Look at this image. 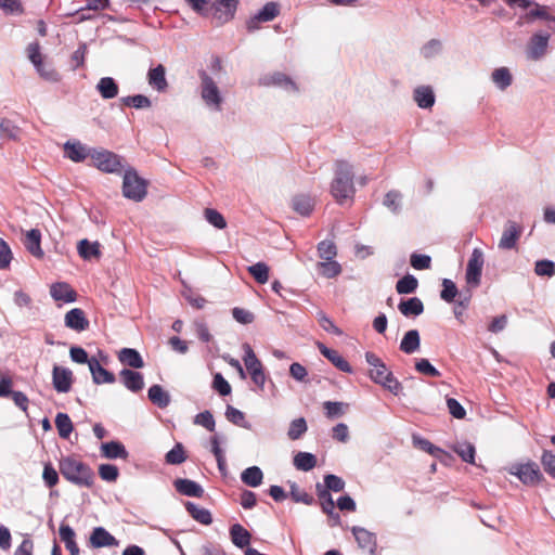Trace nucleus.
I'll return each mask as SVG.
<instances>
[{"label":"nucleus","instance_id":"obj_28","mask_svg":"<svg viewBox=\"0 0 555 555\" xmlns=\"http://www.w3.org/2000/svg\"><path fill=\"white\" fill-rule=\"evenodd\" d=\"M322 354L331 361L338 370L351 373L352 369L348 361L340 354L338 349H320Z\"/></svg>","mask_w":555,"mask_h":555},{"label":"nucleus","instance_id":"obj_13","mask_svg":"<svg viewBox=\"0 0 555 555\" xmlns=\"http://www.w3.org/2000/svg\"><path fill=\"white\" fill-rule=\"evenodd\" d=\"M53 387L57 392H68L73 384L70 370L55 365L52 373Z\"/></svg>","mask_w":555,"mask_h":555},{"label":"nucleus","instance_id":"obj_31","mask_svg":"<svg viewBox=\"0 0 555 555\" xmlns=\"http://www.w3.org/2000/svg\"><path fill=\"white\" fill-rule=\"evenodd\" d=\"M315 491L322 512L326 515H332L333 509L335 508V502L332 494L327 492L326 488H323L322 483L315 485Z\"/></svg>","mask_w":555,"mask_h":555},{"label":"nucleus","instance_id":"obj_54","mask_svg":"<svg viewBox=\"0 0 555 555\" xmlns=\"http://www.w3.org/2000/svg\"><path fill=\"white\" fill-rule=\"evenodd\" d=\"M42 479L44 485L48 488H52L57 485L59 482V473L57 470L52 466L51 463H47L43 466V473H42Z\"/></svg>","mask_w":555,"mask_h":555},{"label":"nucleus","instance_id":"obj_20","mask_svg":"<svg viewBox=\"0 0 555 555\" xmlns=\"http://www.w3.org/2000/svg\"><path fill=\"white\" fill-rule=\"evenodd\" d=\"M51 296L57 301L73 302L77 298V294L74 288L65 283H55L50 288Z\"/></svg>","mask_w":555,"mask_h":555},{"label":"nucleus","instance_id":"obj_49","mask_svg":"<svg viewBox=\"0 0 555 555\" xmlns=\"http://www.w3.org/2000/svg\"><path fill=\"white\" fill-rule=\"evenodd\" d=\"M121 101L124 105L134 108H149L152 105L151 100L142 94L126 96Z\"/></svg>","mask_w":555,"mask_h":555},{"label":"nucleus","instance_id":"obj_63","mask_svg":"<svg viewBox=\"0 0 555 555\" xmlns=\"http://www.w3.org/2000/svg\"><path fill=\"white\" fill-rule=\"evenodd\" d=\"M212 387L221 396H228V395L231 393V386H230V384L228 383V380L220 373H217L214 376Z\"/></svg>","mask_w":555,"mask_h":555},{"label":"nucleus","instance_id":"obj_3","mask_svg":"<svg viewBox=\"0 0 555 555\" xmlns=\"http://www.w3.org/2000/svg\"><path fill=\"white\" fill-rule=\"evenodd\" d=\"M365 358L370 365L369 375L371 379L383 386L393 396H399L403 387L386 364L375 353L370 351L365 353Z\"/></svg>","mask_w":555,"mask_h":555},{"label":"nucleus","instance_id":"obj_25","mask_svg":"<svg viewBox=\"0 0 555 555\" xmlns=\"http://www.w3.org/2000/svg\"><path fill=\"white\" fill-rule=\"evenodd\" d=\"M184 506L190 516L197 522L206 526L212 522L211 513L207 508L201 507L190 501L185 502Z\"/></svg>","mask_w":555,"mask_h":555},{"label":"nucleus","instance_id":"obj_48","mask_svg":"<svg viewBox=\"0 0 555 555\" xmlns=\"http://www.w3.org/2000/svg\"><path fill=\"white\" fill-rule=\"evenodd\" d=\"M324 483L322 485L323 488L327 489V492H340L345 489V481L341 477L334 475V474H327L324 476Z\"/></svg>","mask_w":555,"mask_h":555},{"label":"nucleus","instance_id":"obj_42","mask_svg":"<svg viewBox=\"0 0 555 555\" xmlns=\"http://www.w3.org/2000/svg\"><path fill=\"white\" fill-rule=\"evenodd\" d=\"M547 36L534 35L531 39L530 55L532 59H539L547 47Z\"/></svg>","mask_w":555,"mask_h":555},{"label":"nucleus","instance_id":"obj_17","mask_svg":"<svg viewBox=\"0 0 555 555\" xmlns=\"http://www.w3.org/2000/svg\"><path fill=\"white\" fill-rule=\"evenodd\" d=\"M122 384L132 392H138L144 387L143 375L140 372L124 369L120 371Z\"/></svg>","mask_w":555,"mask_h":555},{"label":"nucleus","instance_id":"obj_55","mask_svg":"<svg viewBox=\"0 0 555 555\" xmlns=\"http://www.w3.org/2000/svg\"><path fill=\"white\" fill-rule=\"evenodd\" d=\"M455 452L466 463L475 464L476 450L472 443H463L455 448Z\"/></svg>","mask_w":555,"mask_h":555},{"label":"nucleus","instance_id":"obj_23","mask_svg":"<svg viewBox=\"0 0 555 555\" xmlns=\"http://www.w3.org/2000/svg\"><path fill=\"white\" fill-rule=\"evenodd\" d=\"M102 456L106 459H124L128 457V451L119 441H109L101 446Z\"/></svg>","mask_w":555,"mask_h":555},{"label":"nucleus","instance_id":"obj_50","mask_svg":"<svg viewBox=\"0 0 555 555\" xmlns=\"http://www.w3.org/2000/svg\"><path fill=\"white\" fill-rule=\"evenodd\" d=\"M318 254L321 259L332 260L337 255L336 245L332 241H322L318 244Z\"/></svg>","mask_w":555,"mask_h":555},{"label":"nucleus","instance_id":"obj_9","mask_svg":"<svg viewBox=\"0 0 555 555\" xmlns=\"http://www.w3.org/2000/svg\"><path fill=\"white\" fill-rule=\"evenodd\" d=\"M483 253L479 248H475L468 260L466 268V281L472 286H478L481 279L483 268Z\"/></svg>","mask_w":555,"mask_h":555},{"label":"nucleus","instance_id":"obj_58","mask_svg":"<svg viewBox=\"0 0 555 555\" xmlns=\"http://www.w3.org/2000/svg\"><path fill=\"white\" fill-rule=\"evenodd\" d=\"M205 218L206 220L216 227L217 229H224L227 227L225 219L223 216L212 208H206L205 209Z\"/></svg>","mask_w":555,"mask_h":555},{"label":"nucleus","instance_id":"obj_62","mask_svg":"<svg viewBox=\"0 0 555 555\" xmlns=\"http://www.w3.org/2000/svg\"><path fill=\"white\" fill-rule=\"evenodd\" d=\"M410 262L411 266L416 270H426L431 266V258L427 255L412 254Z\"/></svg>","mask_w":555,"mask_h":555},{"label":"nucleus","instance_id":"obj_27","mask_svg":"<svg viewBox=\"0 0 555 555\" xmlns=\"http://www.w3.org/2000/svg\"><path fill=\"white\" fill-rule=\"evenodd\" d=\"M96 90L103 99L109 100L117 96L119 87L112 77H103L99 80Z\"/></svg>","mask_w":555,"mask_h":555},{"label":"nucleus","instance_id":"obj_57","mask_svg":"<svg viewBox=\"0 0 555 555\" xmlns=\"http://www.w3.org/2000/svg\"><path fill=\"white\" fill-rule=\"evenodd\" d=\"M534 272L540 276H553L555 274V263L551 260L544 259L535 262Z\"/></svg>","mask_w":555,"mask_h":555},{"label":"nucleus","instance_id":"obj_53","mask_svg":"<svg viewBox=\"0 0 555 555\" xmlns=\"http://www.w3.org/2000/svg\"><path fill=\"white\" fill-rule=\"evenodd\" d=\"M243 359L249 375L262 369V364L256 357L254 349H246V353Z\"/></svg>","mask_w":555,"mask_h":555},{"label":"nucleus","instance_id":"obj_11","mask_svg":"<svg viewBox=\"0 0 555 555\" xmlns=\"http://www.w3.org/2000/svg\"><path fill=\"white\" fill-rule=\"evenodd\" d=\"M280 14V7L276 2H267L263 8L247 22L248 31L259 28L262 22H270Z\"/></svg>","mask_w":555,"mask_h":555},{"label":"nucleus","instance_id":"obj_46","mask_svg":"<svg viewBox=\"0 0 555 555\" xmlns=\"http://www.w3.org/2000/svg\"><path fill=\"white\" fill-rule=\"evenodd\" d=\"M307 429L306 420L304 417H299L291 423L287 436L291 440H297L307 431Z\"/></svg>","mask_w":555,"mask_h":555},{"label":"nucleus","instance_id":"obj_33","mask_svg":"<svg viewBox=\"0 0 555 555\" xmlns=\"http://www.w3.org/2000/svg\"><path fill=\"white\" fill-rule=\"evenodd\" d=\"M118 359L134 369H141L144 365L143 359L137 349H120Z\"/></svg>","mask_w":555,"mask_h":555},{"label":"nucleus","instance_id":"obj_19","mask_svg":"<svg viewBox=\"0 0 555 555\" xmlns=\"http://www.w3.org/2000/svg\"><path fill=\"white\" fill-rule=\"evenodd\" d=\"M165 75L166 68L162 64L151 68L147 73L149 85L158 92L166 91L168 88V82Z\"/></svg>","mask_w":555,"mask_h":555},{"label":"nucleus","instance_id":"obj_38","mask_svg":"<svg viewBox=\"0 0 555 555\" xmlns=\"http://www.w3.org/2000/svg\"><path fill=\"white\" fill-rule=\"evenodd\" d=\"M418 287L417 279L412 274H406L396 284V291L400 295L412 294Z\"/></svg>","mask_w":555,"mask_h":555},{"label":"nucleus","instance_id":"obj_35","mask_svg":"<svg viewBox=\"0 0 555 555\" xmlns=\"http://www.w3.org/2000/svg\"><path fill=\"white\" fill-rule=\"evenodd\" d=\"M414 100L422 108H428L434 105L435 96L429 87H420L414 91Z\"/></svg>","mask_w":555,"mask_h":555},{"label":"nucleus","instance_id":"obj_15","mask_svg":"<svg viewBox=\"0 0 555 555\" xmlns=\"http://www.w3.org/2000/svg\"><path fill=\"white\" fill-rule=\"evenodd\" d=\"M176 490L183 495L192 498H202L204 495L203 487L194 480L178 478L173 481Z\"/></svg>","mask_w":555,"mask_h":555},{"label":"nucleus","instance_id":"obj_10","mask_svg":"<svg viewBox=\"0 0 555 555\" xmlns=\"http://www.w3.org/2000/svg\"><path fill=\"white\" fill-rule=\"evenodd\" d=\"M522 234V228L515 221H507L502 236L499 241L498 247L503 250L513 249L516 247L518 240Z\"/></svg>","mask_w":555,"mask_h":555},{"label":"nucleus","instance_id":"obj_52","mask_svg":"<svg viewBox=\"0 0 555 555\" xmlns=\"http://www.w3.org/2000/svg\"><path fill=\"white\" fill-rule=\"evenodd\" d=\"M99 475L104 481L115 482L119 476V470L116 465L101 464L99 466Z\"/></svg>","mask_w":555,"mask_h":555},{"label":"nucleus","instance_id":"obj_43","mask_svg":"<svg viewBox=\"0 0 555 555\" xmlns=\"http://www.w3.org/2000/svg\"><path fill=\"white\" fill-rule=\"evenodd\" d=\"M291 499L296 503H302L306 505L314 504V498L309 494L306 490L300 489L295 482L291 485Z\"/></svg>","mask_w":555,"mask_h":555},{"label":"nucleus","instance_id":"obj_24","mask_svg":"<svg viewBox=\"0 0 555 555\" xmlns=\"http://www.w3.org/2000/svg\"><path fill=\"white\" fill-rule=\"evenodd\" d=\"M147 397L159 409H165L170 404V396L160 385L151 386L147 390Z\"/></svg>","mask_w":555,"mask_h":555},{"label":"nucleus","instance_id":"obj_22","mask_svg":"<svg viewBox=\"0 0 555 555\" xmlns=\"http://www.w3.org/2000/svg\"><path fill=\"white\" fill-rule=\"evenodd\" d=\"M399 311L406 318L417 317L423 313V301L417 297L402 299L398 305Z\"/></svg>","mask_w":555,"mask_h":555},{"label":"nucleus","instance_id":"obj_61","mask_svg":"<svg viewBox=\"0 0 555 555\" xmlns=\"http://www.w3.org/2000/svg\"><path fill=\"white\" fill-rule=\"evenodd\" d=\"M415 369L426 376H440V372L427 359H421L420 361H417L415 364Z\"/></svg>","mask_w":555,"mask_h":555},{"label":"nucleus","instance_id":"obj_26","mask_svg":"<svg viewBox=\"0 0 555 555\" xmlns=\"http://www.w3.org/2000/svg\"><path fill=\"white\" fill-rule=\"evenodd\" d=\"M64 153L67 158L76 163L82 162L88 156H90V153L87 151L86 146L80 142L65 143Z\"/></svg>","mask_w":555,"mask_h":555},{"label":"nucleus","instance_id":"obj_34","mask_svg":"<svg viewBox=\"0 0 555 555\" xmlns=\"http://www.w3.org/2000/svg\"><path fill=\"white\" fill-rule=\"evenodd\" d=\"M294 465L299 470L309 472L315 467L317 457L309 452H298L294 456Z\"/></svg>","mask_w":555,"mask_h":555},{"label":"nucleus","instance_id":"obj_59","mask_svg":"<svg viewBox=\"0 0 555 555\" xmlns=\"http://www.w3.org/2000/svg\"><path fill=\"white\" fill-rule=\"evenodd\" d=\"M27 56L34 66H40L43 64V56L41 54L40 44L38 42H31L27 46Z\"/></svg>","mask_w":555,"mask_h":555},{"label":"nucleus","instance_id":"obj_6","mask_svg":"<svg viewBox=\"0 0 555 555\" xmlns=\"http://www.w3.org/2000/svg\"><path fill=\"white\" fill-rule=\"evenodd\" d=\"M237 0H217L211 3V10L209 15L215 26H221L224 23L231 21L237 9Z\"/></svg>","mask_w":555,"mask_h":555},{"label":"nucleus","instance_id":"obj_36","mask_svg":"<svg viewBox=\"0 0 555 555\" xmlns=\"http://www.w3.org/2000/svg\"><path fill=\"white\" fill-rule=\"evenodd\" d=\"M55 426L57 428L59 435L63 439H67L72 434L74 426L68 414L60 412L55 416Z\"/></svg>","mask_w":555,"mask_h":555},{"label":"nucleus","instance_id":"obj_16","mask_svg":"<svg viewBox=\"0 0 555 555\" xmlns=\"http://www.w3.org/2000/svg\"><path fill=\"white\" fill-rule=\"evenodd\" d=\"M354 539L358 542L359 547L362 550H366L371 553H373L376 548V537L374 533L370 532L369 530L362 528V527H352L351 529Z\"/></svg>","mask_w":555,"mask_h":555},{"label":"nucleus","instance_id":"obj_64","mask_svg":"<svg viewBox=\"0 0 555 555\" xmlns=\"http://www.w3.org/2000/svg\"><path fill=\"white\" fill-rule=\"evenodd\" d=\"M542 465L544 470L555 479V454L551 451H544L542 454Z\"/></svg>","mask_w":555,"mask_h":555},{"label":"nucleus","instance_id":"obj_29","mask_svg":"<svg viewBox=\"0 0 555 555\" xmlns=\"http://www.w3.org/2000/svg\"><path fill=\"white\" fill-rule=\"evenodd\" d=\"M241 480L248 487H259L263 480V473L258 466H250L241 474Z\"/></svg>","mask_w":555,"mask_h":555},{"label":"nucleus","instance_id":"obj_2","mask_svg":"<svg viewBox=\"0 0 555 555\" xmlns=\"http://www.w3.org/2000/svg\"><path fill=\"white\" fill-rule=\"evenodd\" d=\"M59 470L67 481L80 488H92L94 483L95 475L92 468L73 455L60 459Z\"/></svg>","mask_w":555,"mask_h":555},{"label":"nucleus","instance_id":"obj_7","mask_svg":"<svg viewBox=\"0 0 555 555\" xmlns=\"http://www.w3.org/2000/svg\"><path fill=\"white\" fill-rule=\"evenodd\" d=\"M199 77L202 81L201 94L203 100L207 105L214 106L216 109H220L222 98L217 83L206 72H201Z\"/></svg>","mask_w":555,"mask_h":555},{"label":"nucleus","instance_id":"obj_41","mask_svg":"<svg viewBox=\"0 0 555 555\" xmlns=\"http://www.w3.org/2000/svg\"><path fill=\"white\" fill-rule=\"evenodd\" d=\"M166 463L170 465H179L186 460V454L182 443L178 442L166 453Z\"/></svg>","mask_w":555,"mask_h":555},{"label":"nucleus","instance_id":"obj_14","mask_svg":"<svg viewBox=\"0 0 555 555\" xmlns=\"http://www.w3.org/2000/svg\"><path fill=\"white\" fill-rule=\"evenodd\" d=\"M89 370L92 375V380L96 385L113 384L116 380L115 375L104 369L103 364H101L95 357L90 358Z\"/></svg>","mask_w":555,"mask_h":555},{"label":"nucleus","instance_id":"obj_44","mask_svg":"<svg viewBox=\"0 0 555 555\" xmlns=\"http://www.w3.org/2000/svg\"><path fill=\"white\" fill-rule=\"evenodd\" d=\"M247 270L259 284H266L269 281V267L264 262H257Z\"/></svg>","mask_w":555,"mask_h":555},{"label":"nucleus","instance_id":"obj_1","mask_svg":"<svg viewBox=\"0 0 555 555\" xmlns=\"http://www.w3.org/2000/svg\"><path fill=\"white\" fill-rule=\"evenodd\" d=\"M353 167L346 160L335 162V176L331 183V194L339 205L352 202L356 188Z\"/></svg>","mask_w":555,"mask_h":555},{"label":"nucleus","instance_id":"obj_37","mask_svg":"<svg viewBox=\"0 0 555 555\" xmlns=\"http://www.w3.org/2000/svg\"><path fill=\"white\" fill-rule=\"evenodd\" d=\"M317 269H318V272L322 276L327 278V279L335 278V276L339 275L341 272L340 264L337 261H335L334 259L318 262Z\"/></svg>","mask_w":555,"mask_h":555},{"label":"nucleus","instance_id":"obj_56","mask_svg":"<svg viewBox=\"0 0 555 555\" xmlns=\"http://www.w3.org/2000/svg\"><path fill=\"white\" fill-rule=\"evenodd\" d=\"M0 135L16 140L18 135V127L7 118H0Z\"/></svg>","mask_w":555,"mask_h":555},{"label":"nucleus","instance_id":"obj_5","mask_svg":"<svg viewBox=\"0 0 555 555\" xmlns=\"http://www.w3.org/2000/svg\"><path fill=\"white\" fill-rule=\"evenodd\" d=\"M90 158L94 167L104 172L119 173L122 170V158L107 150H93Z\"/></svg>","mask_w":555,"mask_h":555},{"label":"nucleus","instance_id":"obj_18","mask_svg":"<svg viewBox=\"0 0 555 555\" xmlns=\"http://www.w3.org/2000/svg\"><path fill=\"white\" fill-rule=\"evenodd\" d=\"M25 248L36 258H43L44 253L41 248V232L38 229H31L25 235Z\"/></svg>","mask_w":555,"mask_h":555},{"label":"nucleus","instance_id":"obj_21","mask_svg":"<svg viewBox=\"0 0 555 555\" xmlns=\"http://www.w3.org/2000/svg\"><path fill=\"white\" fill-rule=\"evenodd\" d=\"M65 324L73 330L83 331L88 327L89 321L87 320L86 314L81 309L74 308L66 313Z\"/></svg>","mask_w":555,"mask_h":555},{"label":"nucleus","instance_id":"obj_12","mask_svg":"<svg viewBox=\"0 0 555 555\" xmlns=\"http://www.w3.org/2000/svg\"><path fill=\"white\" fill-rule=\"evenodd\" d=\"M89 544L93 548H101V547H108V546H117L118 541L105 528L95 527V528H93V530L90 534Z\"/></svg>","mask_w":555,"mask_h":555},{"label":"nucleus","instance_id":"obj_32","mask_svg":"<svg viewBox=\"0 0 555 555\" xmlns=\"http://www.w3.org/2000/svg\"><path fill=\"white\" fill-rule=\"evenodd\" d=\"M231 539L237 547H245L250 542V533L240 524H235L230 528Z\"/></svg>","mask_w":555,"mask_h":555},{"label":"nucleus","instance_id":"obj_30","mask_svg":"<svg viewBox=\"0 0 555 555\" xmlns=\"http://www.w3.org/2000/svg\"><path fill=\"white\" fill-rule=\"evenodd\" d=\"M77 250L79 256L85 260L100 258L101 256L100 244L98 242L90 243L87 238L78 243Z\"/></svg>","mask_w":555,"mask_h":555},{"label":"nucleus","instance_id":"obj_47","mask_svg":"<svg viewBox=\"0 0 555 555\" xmlns=\"http://www.w3.org/2000/svg\"><path fill=\"white\" fill-rule=\"evenodd\" d=\"M293 207L301 216H309L313 209V201L308 196H297L293 199Z\"/></svg>","mask_w":555,"mask_h":555},{"label":"nucleus","instance_id":"obj_40","mask_svg":"<svg viewBox=\"0 0 555 555\" xmlns=\"http://www.w3.org/2000/svg\"><path fill=\"white\" fill-rule=\"evenodd\" d=\"M493 82L502 90L506 89L512 83V75L506 67H500L492 73Z\"/></svg>","mask_w":555,"mask_h":555},{"label":"nucleus","instance_id":"obj_8","mask_svg":"<svg viewBox=\"0 0 555 555\" xmlns=\"http://www.w3.org/2000/svg\"><path fill=\"white\" fill-rule=\"evenodd\" d=\"M511 474L517 476L522 483L529 486L537 485L542 478L538 464L533 462L514 465L511 468Z\"/></svg>","mask_w":555,"mask_h":555},{"label":"nucleus","instance_id":"obj_39","mask_svg":"<svg viewBox=\"0 0 555 555\" xmlns=\"http://www.w3.org/2000/svg\"><path fill=\"white\" fill-rule=\"evenodd\" d=\"M413 442L415 447L437 459H440V456L444 453V451L441 448L433 444L429 440L425 438L414 436Z\"/></svg>","mask_w":555,"mask_h":555},{"label":"nucleus","instance_id":"obj_60","mask_svg":"<svg viewBox=\"0 0 555 555\" xmlns=\"http://www.w3.org/2000/svg\"><path fill=\"white\" fill-rule=\"evenodd\" d=\"M443 289L441 291V298L447 302H452L457 295V287L451 280H443Z\"/></svg>","mask_w":555,"mask_h":555},{"label":"nucleus","instance_id":"obj_4","mask_svg":"<svg viewBox=\"0 0 555 555\" xmlns=\"http://www.w3.org/2000/svg\"><path fill=\"white\" fill-rule=\"evenodd\" d=\"M147 182L138 176L134 169L126 170L122 181V194L134 202H141L146 196Z\"/></svg>","mask_w":555,"mask_h":555},{"label":"nucleus","instance_id":"obj_45","mask_svg":"<svg viewBox=\"0 0 555 555\" xmlns=\"http://www.w3.org/2000/svg\"><path fill=\"white\" fill-rule=\"evenodd\" d=\"M225 417L230 423L236 426L249 428V424L245 420V414L230 404L227 406Z\"/></svg>","mask_w":555,"mask_h":555},{"label":"nucleus","instance_id":"obj_51","mask_svg":"<svg viewBox=\"0 0 555 555\" xmlns=\"http://www.w3.org/2000/svg\"><path fill=\"white\" fill-rule=\"evenodd\" d=\"M194 424L203 426L208 431H215L216 422L214 415L210 411L206 410L204 412L198 413L194 417Z\"/></svg>","mask_w":555,"mask_h":555}]
</instances>
